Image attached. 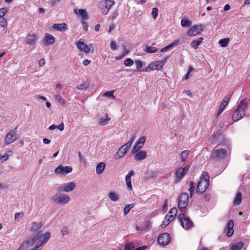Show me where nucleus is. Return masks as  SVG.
Here are the masks:
<instances>
[{"label":"nucleus","mask_w":250,"mask_h":250,"mask_svg":"<svg viewBox=\"0 0 250 250\" xmlns=\"http://www.w3.org/2000/svg\"><path fill=\"white\" fill-rule=\"evenodd\" d=\"M8 9L6 7L0 9V17H4L5 14L8 12Z\"/></svg>","instance_id":"8fccbe9b"},{"label":"nucleus","mask_w":250,"mask_h":250,"mask_svg":"<svg viewBox=\"0 0 250 250\" xmlns=\"http://www.w3.org/2000/svg\"><path fill=\"white\" fill-rule=\"evenodd\" d=\"M203 30L202 25H194L188 30L187 35L190 37L195 36L199 34Z\"/></svg>","instance_id":"f8f14e48"},{"label":"nucleus","mask_w":250,"mask_h":250,"mask_svg":"<svg viewBox=\"0 0 250 250\" xmlns=\"http://www.w3.org/2000/svg\"><path fill=\"white\" fill-rule=\"evenodd\" d=\"M179 42H180V40L177 39V40H175L173 42L170 43V44H169L168 45H167L165 47L166 48V50L167 51L168 49H171V48L175 47L176 46L178 45L179 44Z\"/></svg>","instance_id":"c9c22d12"},{"label":"nucleus","mask_w":250,"mask_h":250,"mask_svg":"<svg viewBox=\"0 0 250 250\" xmlns=\"http://www.w3.org/2000/svg\"><path fill=\"white\" fill-rule=\"evenodd\" d=\"M204 38L203 37H200L197 40H194L192 41L190 44L191 46L193 48L196 49L200 45V44L202 42Z\"/></svg>","instance_id":"bb28decb"},{"label":"nucleus","mask_w":250,"mask_h":250,"mask_svg":"<svg viewBox=\"0 0 250 250\" xmlns=\"http://www.w3.org/2000/svg\"><path fill=\"white\" fill-rule=\"evenodd\" d=\"M114 4L115 1L113 0H104L98 3V7L100 9L102 13L105 15L108 13L111 6Z\"/></svg>","instance_id":"20e7f679"},{"label":"nucleus","mask_w":250,"mask_h":250,"mask_svg":"<svg viewBox=\"0 0 250 250\" xmlns=\"http://www.w3.org/2000/svg\"><path fill=\"white\" fill-rule=\"evenodd\" d=\"M227 104L225 103V102L222 101L221 105L219 106V110L216 114L217 117L219 116L221 114Z\"/></svg>","instance_id":"e433bc0d"},{"label":"nucleus","mask_w":250,"mask_h":250,"mask_svg":"<svg viewBox=\"0 0 250 250\" xmlns=\"http://www.w3.org/2000/svg\"><path fill=\"white\" fill-rule=\"evenodd\" d=\"M90 63V61L88 60V59H85L83 61V64L85 65V66H87L88 65V64H89Z\"/></svg>","instance_id":"69168bd1"},{"label":"nucleus","mask_w":250,"mask_h":250,"mask_svg":"<svg viewBox=\"0 0 250 250\" xmlns=\"http://www.w3.org/2000/svg\"><path fill=\"white\" fill-rule=\"evenodd\" d=\"M55 41V38L48 33H45L43 42L45 45H51L54 43Z\"/></svg>","instance_id":"412c9836"},{"label":"nucleus","mask_w":250,"mask_h":250,"mask_svg":"<svg viewBox=\"0 0 250 250\" xmlns=\"http://www.w3.org/2000/svg\"><path fill=\"white\" fill-rule=\"evenodd\" d=\"M76 45L80 50L83 51L85 53L88 54L90 52V48L88 45L80 40L76 42Z\"/></svg>","instance_id":"aec40b11"},{"label":"nucleus","mask_w":250,"mask_h":250,"mask_svg":"<svg viewBox=\"0 0 250 250\" xmlns=\"http://www.w3.org/2000/svg\"><path fill=\"white\" fill-rule=\"evenodd\" d=\"M79 159L81 162L85 163V159L80 151L78 152Z\"/></svg>","instance_id":"bf43d9fd"},{"label":"nucleus","mask_w":250,"mask_h":250,"mask_svg":"<svg viewBox=\"0 0 250 250\" xmlns=\"http://www.w3.org/2000/svg\"><path fill=\"white\" fill-rule=\"evenodd\" d=\"M55 98L56 101L61 104L62 105H64L66 103V101L62 98L60 95L55 96Z\"/></svg>","instance_id":"473e14b6"},{"label":"nucleus","mask_w":250,"mask_h":250,"mask_svg":"<svg viewBox=\"0 0 250 250\" xmlns=\"http://www.w3.org/2000/svg\"><path fill=\"white\" fill-rule=\"evenodd\" d=\"M232 96V94H228L223 99V102H225V103L228 104L229 100Z\"/></svg>","instance_id":"6e6d98bb"},{"label":"nucleus","mask_w":250,"mask_h":250,"mask_svg":"<svg viewBox=\"0 0 250 250\" xmlns=\"http://www.w3.org/2000/svg\"><path fill=\"white\" fill-rule=\"evenodd\" d=\"M189 168V166L187 165L185 167H179L178 168L175 173L176 182H178L184 177L187 171L188 170Z\"/></svg>","instance_id":"1a4fd4ad"},{"label":"nucleus","mask_w":250,"mask_h":250,"mask_svg":"<svg viewBox=\"0 0 250 250\" xmlns=\"http://www.w3.org/2000/svg\"><path fill=\"white\" fill-rule=\"evenodd\" d=\"M72 171V168L70 166H63L60 165L55 170L56 174L66 175Z\"/></svg>","instance_id":"4468645a"},{"label":"nucleus","mask_w":250,"mask_h":250,"mask_svg":"<svg viewBox=\"0 0 250 250\" xmlns=\"http://www.w3.org/2000/svg\"><path fill=\"white\" fill-rule=\"evenodd\" d=\"M170 240V235L167 232L162 233L159 236L157 239L158 243L162 246H166L168 244Z\"/></svg>","instance_id":"ddd939ff"},{"label":"nucleus","mask_w":250,"mask_h":250,"mask_svg":"<svg viewBox=\"0 0 250 250\" xmlns=\"http://www.w3.org/2000/svg\"><path fill=\"white\" fill-rule=\"evenodd\" d=\"M146 249V246H143V247H138L133 250H145Z\"/></svg>","instance_id":"774afa93"},{"label":"nucleus","mask_w":250,"mask_h":250,"mask_svg":"<svg viewBox=\"0 0 250 250\" xmlns=\"http://www.w3.org/2000/svg\"><path fill=\"white\" fill-rule=\"evenodd\" d=\"M134 174L133 171H130L128 173V174L125 177V182L127 186V188L128 190H131L132 188V186L131 185V176Z\"/></svg>","instance_id":"4be33fe9"},{"label":"nucleus","mask_w":250,"mask_h":250,"mask_svg":"<svg viewBox=\"0 0 250 250\" xmlns=\"http://www.w3.org/2000/svg\"><path fill=\"white\" fill-rule=\"evenodd\" d=\"M0 26L3 28L7 27V21L4 17H0Z\"/></svg>","instance_id":"37998d69"},{"label":"nucleus","mask_w":250,"mask_h":250,"mask_svg":"<svg viewBox=\"0 0 250 250\" xmlns=\"http://www.w3.org/2000/svg\"><path fill=\"white\" fill-rule=\"evenodd\" d=\"M53 28L59 31H63L67 28V25L65 23H55L53 25Z\"/></svg>","instance_id":"a878e982"},{"label":"nucleus","mask_w":250,"mask_h":250,"mask_svg":"<svg viewBox=\"0 0 250 250\" xmlns=\"http://www.w3.org/2000/svg\"><path fill=\"white\" fill-rule=\"evenodd\" d=\"M50 236H51V234L49 232H45L42 236V238L40 241V244L37 246H40V248L41 249V250H42V248H41V247L48 241V240L49 239V238L50 237Z\"/></svg>","instance_id":"393cba45"},{"label":"nucleus","mask_w":250,"mask_h":250,"mask_svg":"<svg viewBox=\"0 0 250 250\" xmlns=\"http://www.w3.org/2000/svg\"><path fill=\"white\" fill-rule=\"evenodd\" d=\"M177 213V209L176 208L174 207L171 208L161 224V227L164 228L167 227L174 219Z\"/></svg>","instance_id":"39448f33"},{"label":"nucleus","mask_w":250,"mask_h":250,"mask_svg":"<svg viewBox=\"0 0 250 250\" xmlns=\"http://www.w3.org/2000/svg\"><path fill=\"white\" fill-rule=\"evenodd\" d=\"M57 128L60 130L62 131L64 129V125L63 123H62L59 125H57Z\"/></svg>","instance_id":"0e129e2a"},{"label":"nucleus","mask_w":250,"mask_h":250,"mask_svg":"<svg viewBox=\"0 0 250 250\" xmlns=\"http://www.w3.org/2000/svg\"><path fill=\"white\" fill-rule=\"evenodd\" d=\"M134 207L133 204H129L126 206L124 208V214L126 215L130 211V209Z\"/></svg>","instance_id":"49530a36"},{"label":"nucleus","mask_w":250,"mask_h":250,"mask_svg":"<svg viewBox=\"0 0 250 250\" xmlns=\"http://www.w3.org/2000/svg\"><path fill=\"white\" fill-rule=\"evenodd\" d=\"M134 247V244L132 243H127L125 246V250H131Z\"/></svg>","instance_id":"3c124183"},{"label":"nucleus","mask_w":250,"mask_h":250,"mask_svg":"<svg viewBox=\"0 0 250 250\" xmlns=\"http://www.w3.org/2000/svg\"><path fill=\"white\" fill-rule=\"evenodd\" d=\"M37 37L36 34L28 35L26 37V43L28 45H33L35 43Z\"/></svg>","instance_id":"5701e85b"},{"label":"nucleus","mask_w":250,"mask_h":250,"mask_svg":"<svg viewBox=\"0 0 250 250\" xmlns=\"http://www.w3.org/2000/svg\"><path fill=\"white\" fill-rule=\"evenodd\" d=\"M9 154H4L3 155H0V162H2L7 160L9 158V156L12 153V151H8L7 152Z\"/></svg>","instance_id":"58836bf2"},{"label":"nucleus","mask_w":250,"mask_h":250,"mask_svg":"<svg viewBox=\"0 0 250 250\" xmlns=\"http://www.w3.org/2000/svg\"><path fill=\"white\" fill-rule=\"evenodd\" d=\"M233 226H234V221L233 220H230L229 221L228 223L227 224L225 231H226V235L228 237L231 236L234 232L233 230Z\"/></svg>","instance_id":"6ab92c4d"},{"label":"nucleus","mask_w":250,"mask_h":250,"mask_svg":"<svg viewBox=\"0 0 250 250\" xmlns=\"http://www.w3.org/2000/svg\"><path fill=\"white\" fill-rule=\"evenodd\" d=\"M189 196L187 193L181 194L178 197V207L179 209L183 212L186 209L188 205Z\"/></svg>","instance_id":"0eeeda50"},{"label":"nucleus","mask_w":250,"mask_h":250,"mask_svg":"<svg viewBox=\"0 0 250 250\" xmlns=\"http://www.w3.org/2000/svg\"><path fill=\"white\" fill-rule=\"evenodd\" d=\"M23 216V213L22 212L16 213L15 214V219L19 221L21 218Z\"/></svg>","instance_id":"603ef678"},{"label":"nucleus","mask_w":250,"mask_h":250,"mask_svg":"<svg viewBox=\"0 0 250 250\" xmlns=\"http://www.w3.org/2000/svg\"><path fill=\"white\" fill-rule=\"evenodd\" d=\"M229 38H225L223 39H221L219 41V43H220L222 47H225L227 46L229 43Z\"/></svg>","instance_id":"4c0bfd02"},{"label":"nucleus","mask_w":250,"mask_h":250,"mask_svg":"<svg viewBox=\"0 0 250 250\" xmlns=\"http://www.w3.org/2000/svg\"><path fill=\"white\" fill-rule=\"evenodd\" d=\"M125 155V154L122 152V149H119L117 152L114 154V158L115 159L118 160L123 157Z\"/></svg>","instance_id":"79ce46f5"},{"label":"nucleus","mask_w":250,"mask_h":250,"mask_svg":"<svg viewBox=\"0 0 250 250\" xmlns=\"http://www.w3.org/2000/svg\"><path fill=\"white\" fill-rule=\"evenodd\" d=\"M146 157V152L145 150L138 151L135 153L134 159L136 161H139L145 159Z\"/></svg>","instance_id":"b1692460"},{"label":"nucleus","mask_w":250,"mask_h":250,"mask_svg":"<svg viewBox=\"0 0 250 250\" xmlns=\"http://www.w3.org/2000/svg\"><path fill=\"white\" fill-rule=\"evenodd\" d=\"M192 70V68L191 67H189V68H188V72H187L185 77V79L186 80H187L188 78V76H189V75L190 73V72Z\"/></svg>","instance_id":"e2e57ef3"},{"label":"nucleus","mask_w":250,"mask_h":250,"mask_svg":"<svg viewBox=\"0 0 250 250\" xmlns=\"http://www.w3.org/2000/svg\"><path fill=\"white\" fill-rule=\"evenodd\" d=\"M45 63V60L43 58L41 59L39 62V64L40 66H43Z\"/></svg>","instance_id":"680f3d73"},{"label":"nucleus","mask_w":250,"mask_h":250,"mask_svg":"<svg viewBox=\"0 0 250 250\" xmlns=\"http://www.w3.org/2000/svg\"><path fill=\"white\" fill-rule=\"evenodd\" d=\"M146 138L145 136L140 137L137 141L135 146H133L131 150V153L133 154H135L137 153L141 148L143 147L144 145L146 142Z\"/></svg>","instance_id":"2eb2a0df"},{"label":"nucleus","mask_w":250,"mask_h":250,"mask_svg":"<svg viewBox=\"0 0 250 250\" xmlns=\"http://www.w3.org/2000/svg\"><path fill=\"white\" fill-rule=\"evenodd\" d=\"M105 164L103 162L99 163L96 166V172L97 174H100L102 173L104 168H105Z\"/></svg>","instance_id":"c756f323"},{"label":"nucleus","mask_w":250,"mask_h":250,"mask_svg":"<svg viewBox=\"0 0 250 250\" xmlns=\"http://www.w3.org/2000/svg\"><path fill=\"white\" fill-rule=\"evenodd\" d=\"M114 90L106 91V92L104 93V95L111 97L113 99H115V97L114 96Z\"/></svg>","instance_id":"09e8293b"},{"label":"nucleus","mask_w":250,"mask_h":250,"mask_svg":"<svg viewBox=\"0 0 250 250\" xmlns=\"http://www.w3.org/2000/svg\"><path fill=\"white\" fill-rule=\"evenodd\" d=\"M158 51V49L153 46H146V51L148 53H155Z\"/></svg>","instance_id":"a19ab883"},{"label":"nucleus","mask_w":250,"mask_h":250,"mask_svg":"<svg viewBox=\"0 0 250 250\" xmlns=\"http://www.w3.org/2000/svg\"><path fill=\"white\" fill-rule=\"evenodd\" d=\"M82 23H83V26L84 30L85 31H86L87 30V28H88V25H87V23L85 21H83Z\"/></svg>","instance_id":"338daca9"},{"label":"nucleus","mask_w":250,"mask_h":250,"mask_svg":"<svg viewBox=\"0 0 250 250\" xmlns=\"http://www.w3.org/2000/svg\"><path fill=\"white\" fill-rule=\"evenodd\" d=\"M158 9L157 8H152L151 15L154 19H156L158 16Z\"/></svg>","instance_id":"de8ad7c7"},{"label":"nucleus","mask_w":250,"mask_h":250,"mask_svg":"<svg viewBox=\"0 0 250 250\" xmlns=\"http://www.w3.org/2000/svg\"><path fill=\"white\" fill-rule=\"evenodd\" d=\"M106 117L105 118H101L99 119L98 123L100 125L104 126L106 125L110 120V118L108 117V114L106 113Z\"/></svg>","instance_id":"cd10ccee"},{"label":"nucleus","mask_w":250,"mask_h":250,"mask_svg":"<svg viewBox=\"0 0 250 250\" xmlns=\"http://www.w3.org/2000/svg\"><path fill=\"white\" fill-rule=\"evenodd\" d=\"M10 130L5 136L4 143L6 145H9L16 141L18 139L15 129Z\"/></svg>","instance_id":"9d476101"},{"label":"nucleus","mask_w":250,"mask_h":250,"mask_svg":"<svg viewBox=\"0 0 250 250\" xmlns=\"http://www.w3.org/2000/svg\"><path fill=\"white\" fill-rule=\"evenodd\" d=\"M244 244L242 242H239L231 246L230 250H241L243 247Z\"/></svg>","instance_id":"f704fd0d"},{"label":"nucleus","mask_w":250,"mask_h":250,"mask_svg":"<svg viewBox=\"0 0 250 250\" xmlns=\"http://www.w3.org/2000/svg\"><path fill=\"white\" fill-rule=\"evenodd\" d=\"M79 15L81 16L83 20H84L87 19L88 16L86 11L84 9H80L79 10Z\"/></svg>","instance_id":"ea45409f"},{"label":"nucleus","mask_w":250,"mask_h":250,"mask_svg":"<svg viewBox=\"0 0 250 250\" xmlns=\"http://www.w3.org/2000/svg\"><path fill=\"white\" fill-rule=\"evenodd\" d=\"M136 137L135 135H133L129 141L127 142L125 144L123 145L120 148V149H122V152L125 155L126 154L128 150L130 148L133 142L135 140Z\"/></svg>","instance_id":"a211bd4d"},{"label":"nucleus","mask_w":250,"mask_h":250,"mask_svg":"<svg viewBox=\"0 0 250 250\" xmlns=\"http://www.w3.org/2000/svg\"><path fill=\"white\" fill-rule=\"evenodd\" d=\"M227 155V151L223 148L214 150L211 154V157L213 159L223 158Z\"/></svg>","instance_id":"dca6fc26"},{"label":"nucleus","mask_w":250,"mask_h":250,"mask_svg":"<svg viewBox=\"0 0 250 250\" xmlns=\"http://www.w3.org/2000/svg\"><path fill=\"white\" fill-rule=\"evenodd\" d=\"M110 47L112 50L117 49V44L114 41H112L110 43Z\"/></svg>","instance_id":"13d9d810"},{"label":"nucleus","mask_w":250,"mask_h":250,"mask_svg":"<svg viewBox=\"0 0 250 250\" xmlns=\"http://www.w3.org/2000/svg\"><path fill=\"white\" fill-rule=\"evenodd\" d=\"M164 66V62L163 61H157L149 64L143 71L150 72L154 70H161L163 68Z\"/></svg>","instance_id":"6e6552de"},{"label":"nucleus","mask_w":250,"mask_h":250,"mask_svg":"<svg viewBox=\"0 0 250 250\" xmlns=\"http://www.w3.org/2000/svg\"><path fill=\"white\" fill-rule=\"evenodd\" d=\"M61 231L62 236L69 233L68 229L67 227H63Z\"/></svg>","instance_id":"864d4df0"},{"label":"nucleus","mask_w":250,"mask_h":250,"mask_svg":"<svg viewBox=\"0 0 250 250\" xmlns=\"http://www.w3.org/2000/svg\"><path fill=\"white\" fill-rule=\"evenodd\" d=\"M248 105L245 103V100L241 101L237 108L232 114V120L235 122H237L243 118L245 115L246 109Z\"/></svg>","instance_id":"7ed1b4c3"},{"label":"nucleus","mask_w":250,"mask_h":250,"mask_svg":"<svg viewBox=\"0 0 250 250\" xmlns=\"http://www.w3.org/2000/svg\"><path fill=\"white\" fill-rule=\"evenodd\" d=\"M195 185L193 182H190L189 183V188L188 189L189 193H190V197H192L193 193L194 192V189H195Z\"/></svg>","instance_id":"c03bdc74"},{"label":"nucleus","mask_w":250,"mask_h":250,"mask_svg":"<svg viewBox=\"0 0 250 250\" xmlns=\"http://www.w3.org/2000/svg\"><path fill=\"white\" fill-rule=\"evenodd\" d=\"M181 24L182 27L190 26L191 25V22L186 18H183L181 20Z\"/></svg>","instance_id":"72a5a7b5"},{"label":"nucleus","mask_w":250,"mask_h":250,"mask_svg":"<svg viewBox=\"0 0 250 250\" xmlns=\"http://www.w3.org/2000/svg\"><path fill=\"white\" fill-rule=\"evenodd\" d=\"M242 201V193L240 192H238L234 198L233 201V204L235 205H239L241 204Z\"/></svg>","instance_id":"c85d7f7f"},{"label":"nucleus","mask_w":250,"mask_h":250,"mask_svg":"<svg viewBox=\"0 0 250 250\" xmlns=\"http://www.w3.org/2000/svg\"><path fill=\"white\" fill-rule=\"evenodd\" d=\"M204 199L206 201H208L210 199V195L209 194H206L203 195Z\"/></svg>","instance_id":"052dcab7"},{"label":"nucleus","mask_w":250,"mask_h":250,"mask_svg":"<svg viewBox=\"0 0 250 250\" xmlns=\"http://www.w3.org/2000/svg\"><path fill=\"white\" fill-rule=\"evenodd\" d=\"M190 151L188 150H185L182 151L180 154L181 161L185 162L189 155Z\"/></svg>","instance_id":"7c9ffc66"},{"label":"nucleus","mask_w":250,"mask_h":250,"mask_svg":"<svg viewBox=\"0 0 250 250\" xmlns=\"http://www.w3.org/2000/svg\"><path fill=\"white\" fill-rule=\"evenodd\" d=\"M134 63L133 61L130 58H127L124 61V64L125 66H130Z\"/></svg>","instance_id":"a18cd8bd"},{"label":"nucleus","mask_w":250,"mask_h":250,"mask_svg":"<svg viewBox=\"0 0 250 250\" xmlns=\"http://www.w3.org/2000/svg\"><path fill=\"white\" fill-rule=\"evenodd\" d=\"M76 187V184L75 183L71 182L68 183L64 184L62 187H60L58 188V191L60 192L65 191L69 192L72 191Z\"/></svg>","instance_id":"f3484780"},{"label":"nucleus","mask_w":250,"mask_h":250,"mask_svg":"<svg viewBox=\"0 0 250 250\" xmlns=\"http://www.w3.org/2000/svg\"><path fill=\"white\" fill-rule=\"evenodd\" d=\"M42 225L41 223H37L36 222H33L31 224V227L29 228V230L33 233L37 232V234L32 239H31V242H30V239H29L27 242H24L20 249L22 250L25 247L27 246L28 244L31 243L32 245L36 241L41 238V231L39 230L42 228Z\"/></svg>","instance_id":"f257e3e1"},{"label":"nucleus","mask_w":250,"mask_h":250,"mask_svg":"<svg viewBox=\"0 0 250 250\" xmlns=\"http://www.w3.org/2000/svg\"><path fill=\"white\" fill-rule=\"evenodd\" d=\"M70 197L65 194H57L52 198V200L58 204H66L70 201Z\"/></svg>","instance_id":"9b49d317"},{"label":"nucleus","mask_w":250,"mask_h":250,"mask_svg":"<svg viewBox=\"0 0 250 250\" xmlns=\"http://www.w3.org/2000/svg\"><path fill=\"white\" fill-rule=\"evenodd\" d=\"M108 196L109 199L112 201H117L119 199L118 194L115 192H110L108 194Z\"/></svg>","instance_id":"2f4dec72"},{"label":"nucleus","mask_w":250,"mask_h":250,"mask_svg":"<svg viewBox=\"0 0 250 250\" xmlns=\"http://www.w3.org/2000/svg\"><path fill=\"white\" fill-rule=\"evenodd\" d=\"M209 184V176L207 172H204L198 182L196 189V192L202 194L208 188Z\"/></svg>","instance_id":"f03ea898"},{"label":"nucleus","mask_w":250,"mask_h":250,"mask_svg":"<svg viewBox=\"0 0 250 250\" xmlns=\"http://www.w3.org/2000/svg\"><path fill=\"white\" fill-rule=\"evenodd\" d=\"M135 63L136 64V68L138 69H140L142 68L143 65V62L140 60H137L135 61Z\"/></svg>","instance_id":"5fc2aeb1"},{"label":"nucleus","mask_w":250,"mask_h":250,"mask_svg":"<svg viewBox=\"0 0 250 250\" xmlns=\"http://www.w3.org/2000/svg\"><path fill=\"white\" fill-rule=\"evenodd\" d=\"M178 220L182 227L186 230H188L193 226L192 221L185 214L181 213L178 215Z\"/></svg>","instance_id":"423d86ee"},{"label":"nucleus","mask_w":250,"mask_h":250,"mask_svg":"<svg viewBox=\"0 0 250 250\" xmlns=\"http://www.w3.org/2000/svg\"><path fill=\"white\" fill-rule=\"evenodd\" d=\"M150 225V223L148 221H146L144 223V225L143 226V229H146L147 228L149 227Z\"/></svg>","instance_id":"4d7b16f0"}]
</instances>
